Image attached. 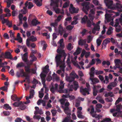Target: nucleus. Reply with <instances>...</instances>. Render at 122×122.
Wrapping results in <instances>:
<instances>
[{
  "label": "nucleus",
  "mask_w": 122,
  "mask_h": 122,
  "mask_svg": "<svg viewBox=\"0 0 122 122\" xmlns=\"http://www.w3.org/2000/svg\"><path fill=\"white\" fill-rule=\"evenodd\" d=\"M64 47V44H60V46H58V48L57 50V52L59 53V54H57L55 57L56 61L57 66H59L61 62V57H63V60L64 61L66 56V55L63 50Z\"/></svg>",
  "instance_id": "nucleus-1"
},
{
  "label": "nucleus",
  "mask_w": 122,
  "mask_h": 122,
  "mask_svg": "<svg viewBox=\"0 0 122 122\" xmlns=\"http://www.w3.org/2000/svg\"><path fill=\"white\" fill-rule=\"evenodd\" d=\"M122 101V98H119L115 102V104L116 105V111H117V112L114 113L113 114V115L114 117H122V111H120V109L122 107V105L121 104H119L117 105L120 102H121Z\"/></svg>",
  "instance_id": "nucleus-2"
},
{
  "label": "nucleus",
  "mask_w": 122,
  "mask_h": 122,
  "mask_svg": "<svg viewBox=\"0 0 122 122\" xmlns=\"http://www.w3.org/2000/svg\"><path fill=\"white\" fill-rule=\"evenodd\" d=\"M16 75L17 76L18 78L20 76L25 77V80H26L29 83L30 81L29 76L28 73H26L25 72L23 69H20L19 71H17L16 72Z\"/></svg>",
  "instance_id": "nucleus-3"
},
{
  "label": "nucleus",
  "mask_w": 122,
  "mask_h": 122,
  "mask_svg": "<svg viewBox=\"0 0 122 122\" xmlns=\"http://www.w3.org/2000/svg\"><path fill=\"white\" fill-rule=\"evenodd\" d=\"M120 18L118 19H117L115 20V23L114 26L116 27V31L117 32H119L121 31V26L119 25V22L122 25V14L120 15Z\"/></svg>",
  "instance_id": "nucleus-4"
},
{
  "label": "nucleus",
  "mask_w": 122,
  "mask_h": 122,
  "mask_svg": "<svg viewBox=\"0 0 122 122\" xmlns=\"http://www.w3.org/2000/svg\"><path fill=\"white\" fill-rule=\"evenodd\" d=\"M106 14L105 15V19L107 20H110V18L112 15L110 13H115V14L116 16H118L119 15V13L118 12H114L113 11L110 10H106Z\"/></svg>",
  "instance_id": "nucleus-5"
},
{
  "label": "nucleus",
  "mask_w": 122,
  "mask_h": 122,
  "mask_svg": "<svg viewBox=\"0 0 122 122\" xmlns=\"http://www.w3.org/2000/svg\"><path fill=\"white\" fill-rule=\"evenodd\" d=\"M114 62L116 66H114L113 69L116 70L117 68H120L119 72L122 73V68H121V66H122V63L121 61L119 59H115L114 60Z\"/></svg>",
  "instance_id": "nucleus-6"
},
{
  "label": "nucleus",
  "mask_w": 122,
  "mask_h": 122,
  "mask_svg": "<svg viewBox=\"0 0 122 122\" xmlns=\"http://www.w3.org/2000/svg\"><path fill=\"white\" fill-rule=\"evenodd\" d=\"M90 3L89 2H85L82 4L83 6L82 10L86 14H88L87 11L90 8L89 5Z\"/></svg>",
  "instance_id": "nucleus-7"
},
{
  "label": "nucleus",
  "mask_w": 122,
  "mask_h": 122,
  "mask_svg": "<svg viewBox=\"0 0 122 122\" xmlns=\"http://www.w3.org/2000/svg\"><path fill=\"white\" fill-rule=\"evenodd\" d=\"M104 2L106 4V5L109 9H110L111 10H114L116 8H114L113 7H111L113 4V2L112 0H104Z\"/></svg>",
  "instance_id": "nucleus-8"
},
{
  "label": "nucleus",
  "mask_w": 122,
  "mask_h": 122,
  "mask_svg": "<svg viewBox=\"0 0 122 122\" xmlns=\"http://www.w3.org/2000/svg\"><path fill=\"white\" fill-rule=\"evenodd\" d=\"M41 80L42 83L44 87L45 88H46V85L45 84L46 81V75L45 74H43L42 73H41L40 75Z\"/></svg>",
  "instance_id": "nucleus-9"
},
{
  "label": "nucleus",
  "mask_w": 122,
  "mask_h": 122,
  "mask_svg": "<svg viewBox=\"0 0 122 122\" xmlns=\"http://www.w3.org/2000/svg\"><path fill=\"white\" fill-rule=\"evenodd\" d=\"M37 39L36 38L34 37L33 36H31L29 37V39H27L26 41V44L27 46L29 47L30 45V43L29 41H31L32 42H34L37 40Z\"/></svg>",
  "instance_id": "nucleus-10"
},
{
  "label": "nucleus",
  "mask_w": 122,
  "mask_h": 122,
  "mask_svg": "<svg viewBox=\"0 0 122 122\" xmlns=\"http://www.w3.org/2000/svg\"><path fill=\"white\" fill-rule=\"evenodd\" d=\"M64 109V112L65 113L70 117L71 115V110L69 109L68 107H65L64 106H61Z\"/></svg>",
  "instance_id": "nucleus-11"
},
{
  "label": "nucleus",
  "mask_w": 122,
  "mask_h": 122,
  "mask_svg": "<svg viewBox=\"0 0 122 122\" xmlns=\"http://www.w3.org/2000/svg\"><path fill=\"white\" fill-rule=\"evenodd\" d=\"M92 25L94 27L92 30V32L93 33H95L96 31H99L100 29V27L99 25L98 24H96L93 22Z\"/></svg>",
  "instance_id": "nucleus-12"
},
{
  "label": "nucleus",
  "mask_w": 122,
  "mask_h": 122,
  "mask_svg": "<svg viewBox=\"0 0 122 122\" xmlns=\"http://www.w3.org/2000/svg\"><path fill=\"white\" fill-rule=\"evenodd\" d=\"M80 92L84 96L86 95V93H87L88 94H89L88 89L85 88L84 89L82 87L80 88Z\"/></svg>",
  "instance_id": "nucleus-13"
},
{
  "label": "nucleus",
  "mask_w": 122,
  "mask_h": 122,
  "mask_svg": "<svg viewBox=\"0 0 122 122\" xmlns=\"http://www.w3.org/2000/svg\"><path fill=\"white\" fill-rule=\"evenodd\" d=\"M5 57L7 59H10L11 60H13L14 59L12 58V55L10 52H6L5 54Z\"/></svg>",
  "instance_id": "nucleus-14"
},
{
  "label": "nucleus",
  "mask_w": 122,
  "mask_h": 122,
  "mask_svg": "<svg viewBox=\"0 0 122 122\" xmlns=\"http://www.w3.org/2000/svg\"><path fill=\"white\" fill-rule=\"evenodd\" d=\"M90 79L91 81V83L93 85L96 84L97 83L99 82V80L97 78H92L91 77L90 78Z\"/></svg>",
  "instance_id": "nucleus-15"
},
{
  "label": "nucleus",
  "mask_w": 122,
  "mask_h": 122,
  "mask_svg": "<svg viewBox=\"0 0 122 122\" xmlns=\"http://www.w3.org/2000/svg\"><path fill=\"white\" fill-rule=\"evenodd\" d=\"M117 83L115 82L111 83L107 86V88L109 89L112 90V87H115L117 86Z\"/></svg>",
  "instance_id": "nucleus-16"
},
{
  "label": "nucleus",
  "mask_w": 122,
  "mask_h": 122,
  "mask_svg": "<svg viewBox=\"0 0 122 122\" xmlns=\"http://www.w3.org/2000/svg\"><path fill=\"white\" fill-rule=\"evenodd\" d=\"M22 60L25 62H26L28 61V52L25 53L24 54L22 57Z\"/></svg>",
  "instance_id": "nucleus-17"
},
{
  "label": "nucleus",
  "mask_w": 122,
  "mask_h": 122,
  "mask_svg": "<svg viewBox=\"0 0 122 122\" xmlns=\"http://www.w3.org/2000/svg\"><path fill=\"white\" fill-rule=\"evenodd\" d=\"M86 39L83 40L81 39L78 41V44L81 46H83L86 43Z\"/></svg>",
  "instance_id": "nucleus-18"
},
{
  "label": "nucleus",
  "mask_w": 122,
  "mask_h": 122,
  "mask_svg": "<svg viewBox=\"0 0 122 122\" xmlns=\"http://www.w3.org/2000/svg\"><path fill=\"white\" fill-rule=\"evenodd\" d=\"M31 24L33 26H36L37 25L40 24V22L37 21L35 19L32 20L31 22Z\"/></svg>",
  "instance_id": "nucleus-19"
},
{
  "label": "nucleus",
  "mask_w": 122,
  "mask_h": 122,
  "mask_svg": "<svg viewBox=\"0 0 122 122\" xmlns=\"http://www.w3.org/2000/svg\"><path fill=\"white\" fill-rule=\"evenodd\" d=\"M58 22L55 20L54 22H52L50 24V26L52 27H54V29L55 30L56 28L58 25Z\"/></svg>",
  "instance_id": "nucleus-20"
},
{
  "label": "nucleus",
  "mask_w": 122,
  "mask_h": 122,
  "mask_svg": "<svg viewBox=\"0 0 122 122\" xmlns=\"http://www.w3.org/2000/svg\"><path fill=\"white\" fill-rule=\"evenodd\" d=\"M59 32L60 33V35L61 36L62 35L64 31V30L63 28L61 26V25H59L58 27Z\"/></svg>",
  "instance_id": "nucleus-21"
},
{
  "label": "nucleus",
  "mask_w": 122,
  "mask_h": 122,
  "mask_svg": "<svg viewBox=\"0 0 122 122\" xmlns=\"http://www.w3.org/2000/svg\"><path fill=\"white\" fill-rule=\"evenodd\" d=\"M95 70V68L93 67H92L90 70V72L89 73L90 76L91 77H94V71Z\"/></svg>",
  "instance_id": "nucleus-22"
},
{
  "label": "nucleus",
  "mask_w": 122,
  "mask_h": 122,
  "mask_svg": "<svg viewBox=\"0 0 122 122\" xmlns=\"http://www.w3.org/2000/svg\"><path fill=\"white\" fill-rule=\"evenodd\" d=\"M24 68L25 71L26 72L28 73H30V72L31 70L32 71H34V69L29 68L25 66H24Z\"/></svg>",
  "instance_id": "nucleus-23"
},
{
  "label": "nucleus",
  "mask_w": 122,
  "mask_h": 122,
  "mask_svg": "<svg viewBox=\"0 0 122 122\" xmlns=\"http://www.w3.org/2000/svg\"><path fill=\"white\" fill-rule=\"evenodd\" d=\"M30 96L29 97H28V98L29 99H31L33 97L34 95V90L33 89H31L30 92Z\"/></svg>",
  "instance_id": "nucleus-24"
},
{
  "label": "nucleus",
  "mask_w": 122,
  "mask_h": 122,
  "mask_svg": "<svg viewBox=\"0 0 122 122\" xmlns=\"http://www.w3.org/2000/svg\"><path fill=\"white\" fill-rule=\"evenodd\" d=\"M75 77H71L70 76H67L66 78V81L70 82L73 81L75 79Z\"/></svg>",
  "instance_id": "nucleus-25"
},
{
  "label": "nucleus",
  "mask_w": 122,
  "mask_h": 122,
  "mask_svg": "<svg viewBox=\"0 0 122 122\" xmlns=\"http://www.w3.org/2000/svg\"><path fill=\"white\" fill-rule=\"evenodd\" d=\"M88 19L87 16L85 15L81 19V23H85L86 21Z\"/></svg>",
  "instance_id": "nucleus-26"
},
{
  "label": "nucleus",
  "mask_w": 122,
  "mask_h": 122,
  "mask_svg": "<svg viewBox=\"0 0 122 122\" xmlns=\"http://www.w3.org/2000/svg\"><path fill=\"white\" fill-rule=\"evenodd\" d=\"M22 104V102H19L18 101L17 102H15L13 104L14 106L15 107H18Z\"/></svg>",
  "instance_id": "nucleus-27"
},
{
  "label": "nucleus",
  "mask_w": 122,
  "mask_h": 122,
  "mask_svg": "<svg viewBox=\"0 0 122 122\" xmlns=\"http://www.w3.org/2000/svg\"><path fill=\"white\" fill-rule=\"evenodd\" d=\"M113 30V28L111 26H110L107 32V34L108 35H110L112 33V30Z\"/></svg>",
  "instance_id": "nucleus-28"
},
{
  "label": "nucleus",
  "mask_w": 122,
  "mask_h": 122,
  "mask_svg": "<svg viewBox=\"0 0 122 122\" xmlns=\"http://www.w3.org/2000/svg\"><path fill=\"white\" fill-rule=\"evenodd\" d=\"M81 49V48L78 47L76 51L73 53L74 55V56H75L76 55H77L80 54Z\"/></svg>",
  "instance_id": "nucleus-29"
},
{
  "label": "nucleus",
  "mask_w": 122,
  "mask_h": 122,
  "mask_svg": "<svg viewBox=\"0 0 122 122\" xmlns=\"http://www.w3.org/2000/svg\"><path fill=\"white\" fill-rule=\"evenodd\" d=\"M108 43L106 40H104L102 45V49L105 48L106 46V45Z\"/></svg>",
  "instance_id": "nucleus-30"
},
{
  "label": "nucleus",
  "mask_w": 122,
  "mask_h": 122,
  "mask_svg": "<svg viewBox=\"0 0 122 122\" xmlns=\"http://www.w3.org/2000/svg\"><path fill=\"white\" fill-rule=\"evenodd\" d=\"M4 108L6 110H11V107L7 104H6L4 105Z\"/></svg>",
  "instance_id": "nucleus-31"
},
{
  "label": "nucleus",
  "mask_w": 122,
  "mask_h": 122,
  "mask_svg": "<svg viewBox=\"0 0 122 122\" xmlns=\"http://www.w3.org/2000/svg\"><path fill=\"white\" fill-rule=\"evenodd\" d=\"M24 66V63L22 62H20L17 64L16 66V67L17 68L23 67Z\"/></svg>",
  "instance_id": "nucleus-32"
},
{
  "label": "nucleus",
  "mask_w": 122,
  "mask_h": 122,
  "mask_svg": "<svg viewBox=\"0 0 122 122\" xmlns=\"http://www.w3.org/2000/svg\"><path fill=\"white\" fill-rule=\"evenodd\" d=\"M73 47L72 46V45L71 43L68 44L67 47V49L69 51H71L73 48Z\"/></svg>",
  "instance_id": "nucleus-33"
},
{
  "label": "nucleus",
  "mask_w": 122,
  "mask_h": 122,
  "mask_svg": "<svg viewBox=\"0 0 122 122\" xmlns=\"http://www.w3.org/2000/svg\"><path fill=\"white\" fill-rule=\"evenodd\" d=\"M86 22H87V26L89 27H91L92 25V24L93 23V22L92 21H91L90 20L88 19Z\"/></svg>",
  "instance_id": "nucleus-34"
},
{
  "label": "nucleus",
  "mask_w": 122,
  "mask_h": 122,
  "mask_svg": "<svg viewBox=\"0 0 122 122\" xmlns=\"http://www.w3.org/2000/svg\"><path fill=\"white\" fill-rule=\"evenodd\" d=\"M52 76L53 78L56 81H58L59 80V78L57 76V75L54 73L52 75Z\"/></svg>",
  "instance_id": "nucleus-35"
},
{
  "label": "nucleus",
  "mask_w": 122,
  "mask_h": 122,
  "mask_svg": "<svg viewBox=\"0 0 122 122\" xmlns=\"http://www.w3.org/2000/svg\"><path fill=\"white\" fill-rule=\"evenodd\" d=\"M10 33V36L11 38H13V39H15V37L14 36V32H13L12 30H10L9 31Z\"/></svg>",
  "instance_id": "nucleus-36"
},
{
  "label": "nucleus",
  "mask_w": 122,
  "mask_h": 122,
  "mask_svg": "<svg viewBox=\"0 0 122 122\" xmlns=\"http://www.w3.org/2000/svg\"><path fill=\"white\" fill-rule=\"evenodd\" d=\"M11 98L14 101H17V97L16 95H14L11 96Z\"/></svg>",
  "instance_id": "nucleus-37"
},
{
  "label": "nucleus",
  "mask_w": 122,
  "mask_h": 122,
  "mask_svg": "<svg viewBox=\"0 0 122 122\" xmlns=\"http://www.w3.org/2000/svg\"><path fill=\"white\" fill-rule=\"evenodd\" d=\"M64 87V84H63V81H60V84L59 85V89H63Z\"/></svg>",
  "instance_id": "nucleus-38"
},
{
  "label": "nucleus",
  "mask_w": 122,
  "mask_h": 122,
  "mask_svg": "<svg viewBox=\"0 0 122 122\" xmlns=\"http://www.w3.org/2000/svg\"><path fill=\"white\" fill-rule=\"evenodd\" d=\"M95 73L97 75L102 74L103 73V72L102 71H98V70H95Z\"/></svg>",
  "instance_id": "nucleus-39"
},
{
  "label": "nucleus",
  "mask_w": 122,
  "mask_h": 122,
  "mask_svg": "<svg viewBox=\"0 0 122 122\" xmlns=\"http://www.w3.org/2000/svg\"><path fill=\"white\" fill-rule=\"evenodd\" d=\"M37 112L36 113L34 112V114L35 115H36L38 114H39L40 115H41L43 113V112L42 109H39L38 111H37Z\"/></svg>",
  "instance_id": "nucleus-40"
},
{
  "label": "nucleus",
  "mask_w": 122,
  "mask_h": 122,
  "mask_svg": "<svg viewBox=\"0 0 122 122\" xmlns=\"http://www.w3.org/2000/svg\"><path fill=\"white\" fill-rule=\"evenodd\" d=\"M59 0H56L55 1L53 2L54 5L53 7H55L56 8V7H58V4Z\"/></svg>",
  "instance_id": "nucleus-41"
},
{
  "label": "nucleus",
  "mask_w": 122,
  "mask_h": 122,
  "mask_svg": "<svg viewBox=\"0 0 122 122\" xmlns=\"http://www.w3.org/2000/svg\"><path fill=\"white\" fill-rule=\"evenodd\" d=\"M30 56L32 59V60H30L32 62V61H36L37 60L36 58L34 55H31Z\"/></svg>",
  "instance_id": "nucleus-42"
},
{
  "label": "nucleus",
  "mask_w": 122,
  "mask_h": 122,
  "mask_svg": "<svg viewBox=\"0 0 122 122\" xmlns=\"http://www.w3.org/2000/svg\"><path fill=\"white\" fill-rule=\"evenodd\" d=\"M28 8L29 9H31L34 6L32 3L31 2H28Z\"/></svg>",
  "instance_id": "nucleus-43"
},
{
  "label": "nucleus",
  "mask_w": 122,
  "mask_h": 122,
  "mask_svg": "<svg viewBox=\"0 0 122 122\" xmlns=\"http://www.w3.org/2000/svg\"><path fill=\"white\" fill-rule=\"evenodd\" d=\"M20 108L21 110H24L26 108V106L22 103V104L20 106Z\"/></svg>",
  "instance_id": "nucleus-44"
},
{
  "label": "nucleus",
  "mask_w": 122,
  "mask_h": 122,
  "mask_svg": "<svg viewBox=\"0 0 122 122\" xmlns=\"http://www.w3.org/2000/svg\"><path fill=\"white\" fill-rule=\"evenodd\" d=\"M115 7L116 8H122V5H121L118 3H116V5L115 6Z\"/></svg>",
  "instance_id": "nucleus-45"
},
{
  "label": "nucleus",
  "mask_w": 122,
  "mask_h": 122,
  "mask_svg": "<svg viewBox=\"0 0 122 122\" xmlns=\"http://www.w3.org/2000/svg\"><path fill=\"white\" fill-rule=\"evenodd\" d=\"M53 10L55 11L56 13L57 14L60 13V10L58 8H56L55 7H53Z\"/></svg>",
  "instance_id": "nucleus-46"
},
{
  "label": "nucleus",
  "mask_w": 122,
  "mask_h": 122,
  "mask_svg": "<svg viewBox=\"0 0 122 122\" xmlns=\"http://www.w3.org/2000/svg\"><path fill=\"white\" fill-rule=\"evenodd\" d=\"M105 80L103 81V82L104 83H106V84H107L109 82L108 77L107 76H105Z\"/></svg>",
  "instance_id": "nucleus-47"
},
{
  "label": "nucleus",
  "mask_w": 122,
  "mask_h": 122,
  "mask_svg": "<svg viewBox=\"0 0 122 122\" xmlns=\"http://www.w3.org/2000/svg\"><path fill=\"white\" fill-rule=\"evenodd\" d=\"M52 40H53V42H54V40L57 37V36L56 33H54L52 34Z\"/></svg>",
  "instance_id": "nucleus-48"
},
{
  "label": "nucleus",
  "mask_w": 122,
  "mask_h": 122,
  "mask_svg": "<svg viewBox=\"0 0 122 122\" xmlns=\"http://www.w3.org/2000/svg\"><path fill=\"white\" fill-rule=\"evenodd\" d=\"M98 92L97 90L95 89V88H93V94L94 96H96Z\"/></svg>",
  "instance_id": "nucleus-49"
},
{
  "label": "nucleus",
  "mask_w": 122,
  "mask_h": 122,
  "mask_svg": "<svg viewBox=\"0 0 122 122\" xmlns=\"http://www.w3.org/2000/svg\"><path fill=\"white\" fill-rule=\"evenodd\" d=\"M0 89L2 90L3 91H7L8 87L7 86H3V87H1Z\"/></svg>",
  "instance_id": "nucleus-50"
},
{
  "label": "nucleus",
  "mask_w": 122,
  "mask_h": 122,
  "mask_svg": "<svg viewBox=\"0 0 122 122\" xmlns=\"http://www.w3.org/2000/svg\"><path fill=\"white\" fill-rule=\"evenodd\" d=\"M7 17V13L5 14H3L0 15V20H1V19H2L3 18H4V17Z\"/></svg>",
  "instance_id": "nucleus-51"
},
{
  "label": "nucleus",
  "mask_w": 122,
  "mask_h": 122,
  "mask_svg": "<svg viewBox=\"0 0 122 122\" xmlns=\"http://www.w3.org/2000/svg\"><path fill=\"white\" fill-rule=\"evenodd\" d=\"M51 112L53 116H55L57 113V111L56 110H51Z\"/></svg>",
  "instance_id": "nucleus-52"
},
{
  "label": "nucleus",
  "mask_w": 122,
  "mask_h": 122,
  "mask_svg": "<svg viewBox=\"0 0 122 122\" xmlns=\"http://www.w3.org/2000/svg\"><path fill=\"white\" fill-rule=\"evenodd\" d=\"M72 10L71 12L73 13H77L78 11V10H76L75 7H73L71 9Z\"/></svg>",
  "instance_id": "nucleus-53"
},
{
  "label": "nucleus",
  "mask_w": 122,
  "mask_h": 122,
  "mask_svg": "<svg viewBox=\"0 0 122 122\" xmlns=\"http://www.w3.org/2000/svg\"><path fill=\"white\" fill-rule=\"evenodd\" d=\"M1 20H2V23L3 24L5 23H7L9 21L7 19H5L4 18H3L2 19H1Z\"/></svg>",
  "instance_id": "nucleus-54"
},
{
  "label": "nucleus",
  "mask_w": 122,
  "mask_h": 122,
  "mask_svg": "<svg viewBox=\"0 0 122 122\" xmlns=\"http://www.w3.org/2000/svg\"><path fill=\"white\" fill-rule=\"evenodd\" d=\"M28 96H26V100H27V101L26 102H24V103L25 104H27L28 103H30V101L29 100V98H28Z\"/></svg>",
  "instance_id": "nucleus-55"
},
{
  "label": "nucleus",
  "mask_w": 122,
  "mask_h": 122,
  "mask_svg": "<svg viewBox=\"0 0 122 122\" xmlns=\"http://www.w3.org/2000/svg\"><path fill=\"white\" fill-rule=\"evenodd\" d=\"M61 104L62 106H64L65 102V99H61L60 101Z\"/></svg>",
  "instance_id": "nucleus-56"
},
{
  "label": "nucleus",
  "mask_w": 122,
  "mask_h": 122,
  "mask_svg": "<svg viewBox=\"0 0 122 122\" xmlns=\"http://www.w3.org/2000/svg\"><path fill=\"white\" fill-rule=\"evenodd\" d=\"M35 115L33 116V118L34 119H36L39 120L41 118V116L40 115Z\"/></svg>",
  "instance_id": "nucleus-57"
},
{
  "label": "nucleus",
  "mask_w": 122,
  "mask_h": 122,
  "mask_svg": "<svg viewBox=\"0 0 122 122\" xmlns=\"http://www.w3.org/2000/svg\"><path fill=\"white\" fill-rule=\"evenodd\" d=\"M102 41L99 39H97V42L98 46H100L101 44Z\"/></svg>",
  "instance_id": "nucleus-58"
},
{
  "label": "nucleus",
  "mask_w": 122,
  "mask_h": 122,
  "mask_svg": "<svg viewBox=\"0 0 122 122\" xmlns=\"http://www.w3.org/2000/svg\"><path fill=\"white\" fill-rule=\"evenodd\" d=\"M69 5V4L67 2H66L64 3L62 7L63 8H65L67 7Z\"/></svg>",
  "instance_id": "nucleus-59"
},
{
  "label": "nucleus",
  "mask_w": 122,
  "mask_h": 122,
  "mask_svg": "<svg viewBox=\"0 0 122 122\" xmlns=\"http://www.w3.org/2000/svg\"><path fill=\"white\" fill-rule=\"evenodd\" d=\"M60 67L61 71L64 72L65 70L64 68L65 67L64 65L62 64V65H61L60 66Z\"/></svg>",
  "instance_id": "nucleus-60"
},
{
  "label": "nucleus",
  "mask_w": 122,
  "mask_h": 122,
  "mask_svg": "<svg viewBox=\"0 0 122 122\" xmlns=\"http://www.w3.org/2000/svg\"><path fill=\"white\" fill-rule=\"evenodd\" d=\"M22 119L20 117H17L15 120V122H21Z\"/></svg>",
  "instance_id": "nucleus-61"
},
{
  "label": "nucleus",
  "mask_w": 122,
  "mask_h": 122,
  "mask_svg": "<svg viewBox=\"0 0 122 122\" xmlns=\"http://www.w3.org/2000/svg\"><path fill=\"white\" fill-rule=\"evenodd\" d=\"M101 87V86L99 85H93V88H95V89H97V90L98 89H99Z\"/></svg>",
  "instance_id": "nucleus-62"
},
{
  "label": "nucleus",
  "mask_w": 122,
  "mask_h": 122,
  "mask_svg": "<svg viewBox=\"0 0 122 122\" xmlns=\"http://www.w3.org/2000/svg\"><path fill=\"white\" fill-rule=\"evenodd\" d=\"M52 78L51 76H48L46 78V80L48 81H50L52 79Z\"/></svg>",
  "instance_id": "nucleus-63"
},
{
  "label": "nucleus",
  "mask_w": 122,
  "mask_h": 122,
  "mask_svg": "<svg viewBox=\"0 0 122 122\" xmlns=\"http://www.w3.org/2000/svg\"><path fill=\"white\" fill-rule=\"evenodd\" d=\"M73 28V26L70 25H69L67 26L66 28L68 30H72Z\"/></svg>",
  "instance_id": "nucleus-64"
}]
</instances>
